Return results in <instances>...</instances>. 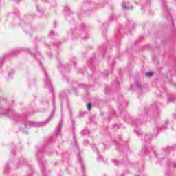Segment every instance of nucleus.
Wrapping results in <instances>:
<instances>
[{"label":"nucleus","mask_w":176,"mask_h":176,"mask_svg":"<svg viewBox=\"0 0 176 176\" xmlns=\"http://www.w3.org/2000/svg\"><path fill=\"white\" fill-rule=\"evenodd\" d=\"M152 75H153V73H152V72L146 73V76H152Z\"/></svg>","instance_id":"f257e3e1"},{"label":"nucleus","mask_w":176,"mask_h":176,"mask_svg":"<svg viewBox=\"0 0 176 176\" xmlns=\"http://www.w3.org/2000/svg\"><path fill=\"white\" fill-rule=\"evenodd\" d=\"M122 6L123 9H127V7L126 6V4L124 3H123L122 4Z\"/></svg>","instance_id":"7ed1b4c3"},{"label":"nucleus","mask_w":176,"mask_h":176,"mask_svg":"<svg viewBox=\"0 0 176 176\" xmlns=\"http://www.w3.org/2000/svg\"><path fill=\"white\" fill-rule=\"evenodd\" d=\"M60 124V126H61V124H62V122H60V124Z\"/></svg>","instance_id":"39448f33"},{"label":"nucleus","mask_w":176,"mask_h":176,"mask_svg":"<svg viewBox=\"0 0 176 176\" xmlns=\"http://www.w3.org/2000/svg\"><path fill=\"white\" fill-rule=\"evenodd\" d=\"M45 123H42L41 126H45Z\"/></svg>","instance_id":"20e7f679"},{"label":"nucleus","mask_w":176,"mask_h":176,"mask_svg":"<svg viewBox=\"0 0 176 176\" xmlns=\"http://www.w3.org/2000/svg\"><path fill=\"white\" fill-rule=\"evenodd\" d=\"M87 109L88 111H90V109H91V104L90 103L87 104Z\"/></svg>","instance_id":"f03ea898"}]
</instances>
